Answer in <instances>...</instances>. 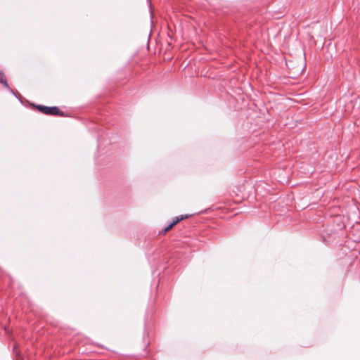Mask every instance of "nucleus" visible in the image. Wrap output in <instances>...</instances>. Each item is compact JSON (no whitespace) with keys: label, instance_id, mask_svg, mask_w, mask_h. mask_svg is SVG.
Listing matches in <instances>:
<instances>
[{"label":"nucleus","instance_id":"6","mask_svg":"<svg viewBox=\"0 0 360 360\" xmlns=\"http://www.w3.org/2000/svg\"><path fill=\"white\" fill-rule=\"evenodd\" d=\"M4 75V72L0 70V77Z\"/></svg>","mask_w":360,"mask_h":360},{"label":"nucleus","instance_id":"4","mask_svg":"<svg viewBox=\"0 0 360 360\" xmlns=\"http://www.w3.org/2000/svg\"><path fill=\"white\" fill-rule=\"evenodd\" d=\"M12 94H13L18 99L20 100L19 97L18 96L17 94L10 87V89H8Z\"/></svg>","mask_w":360,"mask_h":360},{"label":"nucleus","instance_id":"5","mask_svg":"<svg viewBox=\"0 0 360 360\" xmlns=\"http://www.w3.org/2000/svg\"><path fill=\"white\" fill-rule=\"evenodd\" d=\"M98 147H100L101 146V138L100 137H98Z\"/></svg>","mask_w":360,"mask_h":360},{"label":"nucleus","instance_id":"1","mask_svg":"<svg viewBox=\"0 0 360 360\" xmlns=\"http://www.w3.org/2000/svg\"><path fill=\"white\" fill-rule=\"evenodd\" d=\"M35 108L41 113L48 115H53V116H60L64 117L65 114L63 111L60 110V108L57 106H46L43 105H36Z\"/></svg>","mask_w":360,"mask_h":360},{"label":"nucleus","instance_id":"3","mask_svg":"<svg viewBox=\"0 0 360 360\" xmlns=\"http://www.w3.org/2000/svg\"><path fill=\"white\" fill-rule=\"evenodd\" d=\"M0 83H1L4 85V86L6 87L7 89H10V86L8 84V82L4 74L0 77Z\"/></svg>","mask_w":360,"mask_h":360},{"label":"nucleus","instance_id":"2","mask_svg":"<svg viewBox=\"0 0 360 360\" xmlns=\"http://www.w3.org/2000/svg\"><path fill=\"white\" fill-rule=\"evenodd\" d=\"M189 215L188 214H182L179 216L174 217L172 221L162 231V233H165L168 231H169L174 226L177 224L181 221L188 218Z\"/></svg>","mask_w":360,"mask_h":360}]
</instances>
